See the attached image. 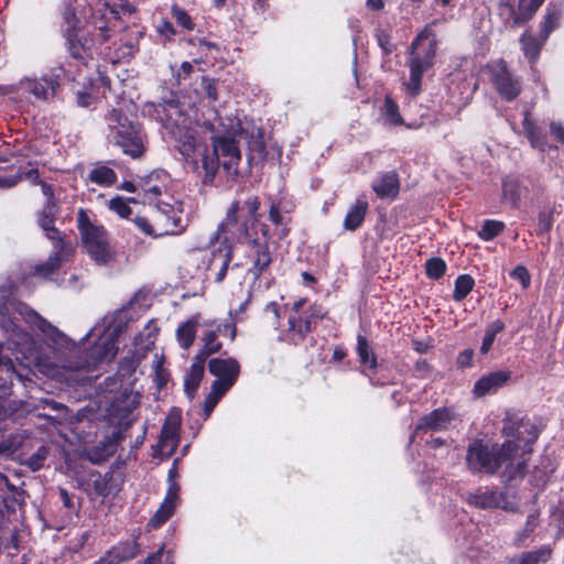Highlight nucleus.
I'll return each mask as SVG.
<instances>
[{
	"label": "nucleus",
	"mask_w": 564,
	"mask_h": 564,
	"mask_svg": "<svg viewBox=\"0 0 564 564\" xmlns=\"http://www.w3.org/2000/svg\"><path fill=\"white\" fill-rule=\"evenodd\" d=\"M182 413L172 409L163 423L158 443L153 447V456L165 459L172 456L180 442Z\"/></svg>",
	"instance_id": "14"
},
{
	"label": "nucleus",
	"mask_w": 564,
	"mask_h": 564,
	"mask_svg": "<svg viewBox=\"0 0 564 564\" xmlns=\"http://www.w3.org/2000/svg\"><path fill=\"white\" fill-rule=\"evenodd\" d=\"M129 203H137L135 198H123L121 196H116L109 200V208L115 212L121 218H128L132 210L129 206Z\"/></svg>",
	"instance_id": "47"
},
{
	"label": "nucleus",
	"mask_w": 564,
	"mask_h": 564,
	"mask_svg": "<svg viewBox=\"0 0 564 564\" xmlns=\"http://www.w3.org/2000/svg\"><path fill=\"white\" fill-rule=\"evenodd\" d=\"M446 263L441 258H432L426 262V274L432 279H440L444 275Z\"/></svg>",
	"instance_id": "52"
},
{
	"label": "nucleus",
	"mask_w": 564,
	"mask_h": 564,
	"mask_svg": "<svg viewBox=\"0 0 564 564\" xmlns=\"http://www.w3.org/2000/svg\"><path fill=\"white\" fill-rule=\"evenodd\" d=\"M313 329L312 322L306 316H295L292 315L289 317V330L293 334L296 340H303L307 333H311Z\"/></svg>",
	"instance_id": "37"
},
{
	"label": "nucleus",
	"mask_w": 564,
	"mask_h": 564,
	"mask_svg": "<svg viewBox=\"0 0 564 564\" xmlns=\"http://www.w3.org/2000/svg\"><path fill=\"white\" fill-rule=\"evenodd\" d=\"M544 42L542 39L541 41L536 40L527 32L520 39L524 55L532 62L538 58Z\"/></svg>",
	"instance_id": "38"
},
{
	"label": "nucleus",
	"mask_w": 564,
	"mask_h": 564,
	"mask_svg": "<svg viewBox=\"0 0 564 564\" xmlns=\"http://www.w3.org/2000/svg\"><path fill=\"white\" fill-rule=\"evenodd\" d=\"M551 556V549L542 546L535 551L524 552L518 557H513L510 564H545Z\"/></svg>",
	"instance_id": "34"
},
{
	"label": "nucleus",
	"mask_w": 564,
	"mask_h": 564,
	"mask_svg": "<svg viewBox=\"0 0 564 564\" xmlns=\"http://www.w3.org/2000/svg\"><path fill=\"white\" fill-rule=\"evenodd\" d=\"M368 209V203L364 198H358L352 204L344 219V227L347 230H356L362 224Z\"/></svg>",
	"instance_id": "31"
},
{
	"label": "nucleus",
	"mask_w": 564,
	"mask_h": 564,
	"mask_svg": "<svg viewBox=\"0 0 564 564\" xmlns=\"http://www.w3.org/2000/svg\"><path fill=\"white\" fill-rule=\"evenodd\" d=\"M382 116L384 118V121L389 124L397 126L402 123L399 107L389 96L386 97L382 107Z\"/></svg>",
	"instance_id": "46"
},
{
	"label": "nucleus",
	"mask_w": 564,
	"mask_h": 564,
	"mask_svg": "<svg viewBox=\"0 0 564 564\" xmlns=\"http://www.w3.org/2000/svg\"><path fill=\"white\" fill-rule=\"evenodd\" d=\"M89 482L93 486L95 495L98 497L106 498L119 490V486L115 480L112 471H107L105 474L91 471L89 473Z\"/></svg>",
	"instance_id": "24"
},
{
	"label": "nucleus",
	"mask_w": 564,
	"mask_h": 564,
	"mask_svg": "<svg viewBox=\"0 0 564 564\" xmlns=\"http://www.w3.org/2000/svg\"><path fill=\"white\" fill-rule=\"evenodd\" d=\"M231 260L232 247L230 245L219 246L210 251L207 257L206 270L214 274L216 283L225 280Z\"/></svg>",
	"instance_id": "18"
},
{
	"label": "nucleus",
	"mask_w": 564,
	"mask_h": 564,
	"mask_svg": "<svg viewBox=\"0 0 564 564\" xmlns=\"http://www.w3.org/2000/svg\"><path fill=\"white\" fill-rule=\"evenodd\" d=\"M489 75L494 87L505 100L512 101L520 95L521 82L511 73L505 61L490 65Z\"/></svg>",
	"instance_id": "15"
},
{
	"label": "nucleus",
	"mask_w": 564,
	"mask_h": 564,
	"mask_svg": "<svg viewBox=\"0 0 564 564\" xmlns=\"http://www.w3.org/2000/svg\"><path fill=\"white\" fill-rule=\"evenodd\" d=\"M502 435L506 437L502 444L489 446L482 440H475L468 445L466 466L470 473L495 475L502 468V477L508 481L524 476L532 444L539 436L536 426L524 420H509Z\"/></svg>",
	"instance_id": "1"
},
{
	"label": "nucleus",
	"mask_w": 564,
	"mask_h": 564,
	"mask_svg": "<svg viewBox=\"0 0 564 564\" xmlns=\"http://www.w3.org/2000/svg\"><path fill=\"white\" fill-rule=\"evenodd\" d=\"M63 20L62 34L74 32L82 28L80 19L77 17L76 7L73 0H64L59 8Z\"/></svg>",
	"instance_id": "28"
},
{
	"label": "nucleus",
	"mask_w": 564,
	"mask_h": 564,
	"mask_svg": "<svg viewBox=\"0 0 564 564\" xmlns=\"http://www.w3.org/2000/svg\"><path fill=\"white\" fill-rule=\"evenodd\" d=\"M43 231H45V236L50 239L54 247V252H59L62 254H66V241L63 237L62 231L55 227V224H50L43 227H40Z\"/></svg>",
	"instance_id": "39"
},
{
	"label": "nucleus",
	"mask_w": 564,
	"mask_h": 564,
	"mask_svg": "<svg viewBox=\"0 0 564 564\" xmlns=\"http://www.w3.org/2000/svg\"><path fill=\"white\" fill-rule=\"evenodd\" d=\"M502 193L503 196L507 199H510L513 205H518L520 200V193L518 191L517 184H514L513 182H503Z\"/></svg>",
	"instance_id": "56"
},
{
	"label": "nucleus",
	"mask_w": 564,
	"mask_h": 564,
	"mask_svg": "<svg viewBox=\"0 0 564 564\" xmlns=\"http://www.w3.org/2000/svg\"><path fill=\"white\" fill-rule=\"evenodd\" d=\"M197 325L198 315H195L178 326L176 338L183 349L187 350L193 345L196 337Z\"/></svg>",
	"instance_id": "33"
},
{
	"label": "nucleus",
	"mask_w": 564,
	"mask_h": 564,
	"mask_svg": "<svg viewBox=\"0 0 564 564\" xmlns=\"http://www.w3.org/2000/svg\"><path fill=\"white\" fill-rule=\"evenodd\" d=\"M501 501V495L495 490H479L475 494H470L467 498V502L470 506L482 509L497 508L500 506Z\"/></svg>",
	"instance_id": "29"
},
{
	"label": "nucleus",
	"mask_w": 564,
	"mask_h": 564,
	"mask_svg": "<svg viewBox=\"0 0 564 564\" xmlns=\"http://www.w3.org/2000/svg\"><path fill=\"white\" fill-rule=\"evenodd\" d=\"M88 4L91 9L88 23L98 31L96 39L84 33L82 28L63 34L68 54L83 65H87L93 59L95 42L105 43L109 41L120 26L119 11L110 7L108 2L94 0Z\"/></svg>",
	"instance_id": "6"
},
{
	"label": "nucleus",
	"mask_w": 564,
	"mask_h": 564,
	"mask_svg": "<svg viewBox=\"0 0 564 564\" xmlns=\"http://www.w3.org/2000/svg\"><path fill=\"white\" fill-rule=\"evenodd\" d=\"M544 0H500L498 14L503 23L516 28L533 18Z\"/></svg>",
	"instance_id": "13"
},
{
	"label": "nucleus",
	"mask_w": 564,
	"mask_h": 564,
	"mask_svg": "<svg viewBox=\"0 0 564 564\" xmlns=\"http://www.w3.org/2000/svg\"><path fill=\"white\" fill-rule=\"evenodd\" d=\"M193 69L194 67L192 63L183 62L180 69L175 73V78L177 83H180L182 79H186L191 75Z\"/></svg>",
	"instance_id": "63"
},
{
	"label": "nucleus",
	"mask_w": 564,
	"mask_h": 564,
	"mask_svg": "<svg viewBox=\"0 0 564 564\" xmlns=\"http://www.w3.org/2000/svg\"><path fill=\"white\" fill-rule=\"evenodd\" d=\"M562 17V10L557 8H553L547 11L545 19L541 26L540 36L543 41H546L551 32L557 26L558 21Z\"/></svg>",
	"instance_id": "44"
},
{
	"label": "nucleus",
	"mask_w": 564,
	"mask_h": 564,
	"mask_svg": "<svg viewBox=\"0 0 564 564\" xmlns=\"http://www.w3.org/2000/svg\"><path fill=\"white\" fill-rule=\"evenodd\" d=\"M241 208L247 210L248 215L246 217L249 219L250 224L259 221L260 199L257 195H249L243 200Z\"/></svg>",
	"instance_id": "48"
},
{
	"label": "nucleus",
	"mask_w": 564,
	"mask_h": 564,
	"mask_svg": "<svg viewBox=\"0 0 564 564\" xmlns=\"http://www.w3.org/2000/svg\"><path fill=\"white\" fill-rule=\"evenodd\" d=\"M474 357V350L473 349H465L463 352H460L457 357V366L460 368H465L470 366L471 360Z\"/></svg>",
	"instance_id": "62"
},
{
	"label": "nucleus",
	"mask_w": 564,
	"mask_h": 564,
	"mask_svg": "<svg viewBox=\"0 0 564 564\" xmlns=\"http://www.w3.org/2000/svg\"><path fill=\"white\" fill-rule=\"evenodd\" d=\"M203 347L198 351V354L195 356V358L206 361V359L213 355L218 352L221 349V343L218 340V332L217 330H210L206 333L202 337Z\"/></svg>",
	"instance_id": "36"
},
{
	"label": "nucleus",
	"mask_w": 564,
	"mask_h": 564,
	"mask_svg": "<svg viewBox=\"0 0 564 564\" xmlns=\"http://www.w3.org/2000/svg\"><path fill=\"white\" fill-rule=\"evenodd\" d=\"M554 212L552 208L543 209L538 216V235H544L552 229L554 223Z\"/></svg>",
	"instance_id": "51"
},
{
	"label": "nucleus",
	"mask_w": 564,
	"mask_h": 564,
	"mask_svg": "<svg viewBox=\"0 0 564 564\" xmlns=\"http://www.w3.org/2000/svg\"><path fill=\"white\" fill-rule=\"evenodd\" d=\"M19 87L33 95L37 100H47L56 95L59 87L57 75H44L41 78H24L20 80Z\"/></svg>",
	"instance_id": "16"
},
{
	"label": "nucleus",
	"mask_w": 564,
	"mask_h": 564,
	"mask_svg": "<svg viewBox=\"0 0 564 564\" xmlns=\"http://www.w3.org/2000/svg\"><path fill=\"white\" fill-rule=\"evenodd\" d=\"M511 278L519 280L524 289L530 285L529 271L523 265L516 267L510 273Z\"/></svg>",
	"instance_id": "58"
},
{
	"label": "nucleus",
	"mask_w": 564,
	"mask_h": 564,
	"mask_svg": "<svg viewBox=\"0 0 564 564\" xmlns=\"http://www.w3.org/2000/svg\"><path fill=\"white\" fill-rule=\"evenodd\" d=\"M172 14H173V18L175 19V21L177 22V24H180L184 29H186L188 31H192L194 29V23L192 22L191 17L184 9L178 8V7H173Z\"/></svg>",
	"instance_id": "53"
},
{
	"label": "nucleus",
	"mask_w": 564,
	"mask_h": 564,
	"mask_svg": "<svg viewBox=\"0 0 564 564\" xmlns=\"http://www.w3.org/2000/svg\"><path fill=\"white\" fill-rule=\"evenodd\" d=\"M65 256L66 254L59 252H52L46 261L34 267L33 275L45 280L51 279V276L59 270L62 262L65 260Z\"/></svg>",
	"instance_id": "32"
},
{
	"label": "nucleus",
	"mask_w": 564,
	"mask_h": 564,
	"mask_svg": "<svg viewBox=\"0 0 564 564\" xmlns=\"http://www.w3.org/2000/svg\"><path fill=\"white\" fill-rule=\"evenodd\" d=\"M220 120L219 132L224 134L213 137L214 155L218 158L228 175H238L241 154L237 143L240 140L247 143L249 161H260L265 158V143L260 128L253 123L243 124L237 117H226Z\"/></svg>",
	"instance_id": "4"
},
{
	"label": "nucleus",
	"mask_w": 564,
	"mask_h": 564,
	"mask_svg": "<svg viewBox=\"0 0 564 564\" xmlns=\"http://www.w3.org/2000/svg\"><path fill=\"white\" fill-rule=\"evenodd\" d=\"M205 371V362L195 358L189 368V371L184 378V391L189 399L195 397V393L202 382Z\"/></svg>",
	"instance_id": "26"
},
{
	"label": "nucleus",
	"mask_w": 564,
	"mask_h": 564,
	"mask_svg": "<svg viewBox=\"0 0 564 564\" xmlns=\"http://www.w3.org/2000/svg\"><path fill=\"white\" fill-rule=\"evenodd\" d=\"M164 112L165 117L162 120L171 140L185 159H191L198 144L189 118L183 115L178 105L173 101L164 107Z\"/></svg>",
	"instance_id": "11"
},
{
	"label": "nucleus",
	"mask_w": 564,
	"mask_h": 564,
	"mask_svg": "<svg viewBox=\"0 0 564 564\" xmlns=\"http://www.w3.org/2000/svg\"><path fill=\"white\" fill-rule=\"evenodd\" d=\"M50 454V448L41 445L32 455H30L24 465L32 471H37L44 467V463Z\"/></svg>",
	"instance_id": "42"
},
{
	"label": "nucleus",
	"mask_w": 564,
	"mask_h": 564,
	"mask_svg": "<svg viewBox=\"0 0 564 564\" xmlns=\"http://www.w3.org/2000/svg\"><path fill=\"white\" fill-rule=\"evenodd\" d=\"M202 155H203L202 167L205 171L204 183L205 184L213 183L216 172L218 170V165L220 164V161L218 160L217 156L216 158L208 156L205 152Z\"/></svg>",
	"instance_id": "49"
},
{
	"label": "nucleus",
	"mask_w": 564,
	"mask_h": 564,
	"mask_svg": "<svg viewBox=\"0 0 564 564\" xmlns=\"http://www.w3.org/2000/svg\"><path fill=\"white\" fill-rule=\"evenodd\" d=\"M269 219L275 226H280L285 223L284 216L282 215L281 204L279 202L271 200L269 208Z\"/></svg>",
	"instance_id": "55"
},
{
	"label": "nucleus",
	"mask_w": 564,
	"mask_h": 564,
	"mask_svg": "<svg viewBox=\"0 0 564 564\" xmlns=\"http://www.w3.org/2000/svg\"><path fill=\"white\" fill-rule=\"evenodd\" d=\"M76 226L84 249L97 263H108L111 260L109 235L104 225L98 224L91 210H77Z\"/></svg>",
	"instance_id": "9"
},
{
	"label": "nucleus",
	"mask_w": 564,
	"mask_h": 564,
	"mask_svg": "<svg viewBox=\"0 0 564 564\" xmlns=\"http://www.w3.org/2000/svg\"><path fill=\"white\" fill-rule=\"evenodd\" d=\"M178 490L180 488L177 484L170 485L163 502L161 503L160 508L156 510L154 516L148 522L149 529L160 528L173 516L178 500Z\"/></svg>",
	"instance_id": "20"
},
{
	"label": "nucleus",
	"mask_w": 564,
	"mask_h": 564,
	"mask_svg": "<svg viewBox=\"0 0 564 564\" xmlns=\"http://www.w3.org/2000/svg\"><path fill=\"white\" fill-rule=\"evenodd\" d=\"M139 552L138 536L133 535L131 539L111 546L94 564H123L134 558Z\"/></svg>",
	"instance_id": "17"
},
{
	"label": "nucleus",
	"mask_w": 564,
	"mask_h": 564,
	"mask_svg": "<svg viewBox=\"0 0 564 564\" xmlns=\"http://www.w3.org/2000/svg\"><path fill=\"white\" fill-rule=\"evenodd\" d=\"M184 202L177 184L163 170L143 177V232L154 237L180 235L186 229Z\"/></svg>",
	"instance_id": "2"
},
{
	"label": "nucleus",
	"mask_w": 564,
	"mask_h": 564,
	"mask_svg": "<svg viewBox=\"0 0 564 564\" xmlns=\"http://www.w3.org/2000/svg\"><path fill=\"white\" fill-rule=\"evenodd\" d=\"M87 180L99 186H112L117 183V173L111 169L101 163H96L89 172Z\"/></svg>",
	"instance_id": "30"
},
{
	"label": "nucleus",
	"mask_w": 564,
	"mask_h": 564,
	"mask_svg": "<svg viewBox=\"0 0 564 564\" xmlns=\"http://www.w3.org/2000/svg\"><path fill=\"white\" fill-rule=\"evenodd\" d=\"M59 213L61 202H44L42 208L35 214L36 224L39 227L55 224Z\"/></svg>",
	"instance_id": "35"
},
{
	"label": "nucleus",
	"mask_w": 564,
	"mask_h": 564,
	"mask_svg": "<svg viewBox=\"0 0 564 564\" xmlns=\"http://www.w3.org/2000/svg\"><path fill=\"white\" fill-rule=\"evenodd\" d=\"M133 321L130 310L124 307L110 319H104V329L98 335L94 345L84 348L74 361L69 362L68 369L74 371H91L104 361H110L118 352V339L120 335L129 327V323Z\"/></svg>",
	"instance_id": "7"
},
{
	"label": "nucleus",
	"mask_w": 564,
	"mask_h": 564,
	"mask_svg": "<svg viewBox=\"0 0 564 564\" xmlns=\"http://www.w3.org/2000/svg\"><path fill=\"white\" fill-rule=\"evenodd\" d=\"M436 53V41L427 29L423 30L410 46L413 57L409 62L410 78L405 84L408 93L416 97L421 93L422 77L432 67Z\"/></svg>",
	"instance_id": "10"
},
{
	"label": "nucleus",
	"mask_w": 564,
	"mask_h": 564,
	"mask_svg": "<svg viewBox=\"0 0 564 564\" xmlns=\"http://www.w3.org/2000/svg\"><path fill=\"white\" fill-rule=\"evenodd\" d=\"M145 329L148 330L145 344L143 345V349H150L151 346H153L156 334L159 332V328L155 325H152V322H150Z\"/></svg>",
	"instance_id": "61"
},
{
	"label": "nucleus",
	"mask_w": 564,
	"mask_h": 564,
	"mask_svg": "<svg viewBox=\"0 0 564 564\" xmlns=\"http://www.w3.org/2000/svg\"><path fill=\"white\" fill-rule=\"evenodd\" d=\"M522 126H523L524 134L529 139L531 147L534 149H538L541 152L546 151V148H547L546 135L531 120L530 112H528V111L524 113V119H523Z\"/></svg>",
	"instance_id": "27"
},
{
	"label": "nucleus",
	"mask_w": 564,
	"mask_h": 564,
	"mask_svg": "<svg viewBox=\"0 0 564 564\" xmlns=\"http://www.w3.org/2000/svg\"><path fill=\"white\" fill-rule=\"evenodd\" d=\"M121 93L119 107L106 115V121L115 143L124 154L141 156V134L138 100L141 97V79L138 72L124 69L119 75Z\"/></svg>",
	"instance_id": "3"
},
{
	"label": "nucleus",
	"mask_w": 564,
	"mask_h": 564,
	"mask_svg": "<svg viewBox=\"0 0 564 564\" xmlns=\"http://www.w3.org/2000/svg\"><path fill=\"white\" fill-rule=\"evenodd\" d=\"M208 369L212 375L217 377L220 380H230V382L235 383L239 372L240 366L238 361L234 358L220 359L214 358L209 360Z\"/></svg>",
	"instance_id": "22"
},
{
	"label": "nucleus",
	"mask_w": 564,
	"mask_h": 564,
	"mask_svg": "<svg viewBox=\"0 0 564 564\" xmlns=\"http://www.w3.org/2000/svg\"><path fill=\"white\" fill-rule=\"evenodd\" d=\"M372 189L380 198H394L400 189L398 174L394 171L383 173L372 183Z\"/></svg>",
	"instance_id": "23"
},
{
	"label": "nucleus",
	"mask_w": 564,
	"mask_h": 564,
	"mask_svg": "<svg viewBox=\"0 0 564 564\" xmlns=\"http://www.w3.org/2000/svg\"><path fill=\"white\" fill-rule=\"evenodd\" d=\"M241 204L239 200H234L226 212V217L218 225L216 232L210 238V243L221 241L220 246L230 245L232 247L236 242H243L249 237V219L239 215Z\"/></svg>",
	"instance_id": "12"
},
{
	"label": "nucleus",
	"mask_w": 564,
	"mask_h": 564,
	"mask_svg": "<svg viewBox=\"0 0 564 564\" xmlns=\"http://www.w3.org/2000/svg\"><path fill=\"white\" fill-rule=\"evenodd\" d=\"M220 398L216 397V394L209 392L205 399L204 402V412L206 417L210 415L217 403L219 402Z\"/></svg>",
	"instance_id": "60"
},
{
	"label": "nucleus",
	"mask_w": 564,
	"mask_h": 564,
	"mask_svg": "<svg viewBox=\"0 0 564 564\" xmlns=\"http://www.w3.org/2000/svg\"><path fill=\"white\" fill-rule=\"evenodd\" d=\"M550 132L557 141L564 143V126L562 123L552 121Z\"/></svg>",
	"instance_id": "64"
},
{
	"label": "nucleus",
	"mask_w": 564,
	"mask_h": 564,
	"mask_svg": "<svg viewBox=\"0 0 564 564\" xmlns=\"http://www.w3.org/2000/svg\"><path fill=\"white\" fill-rule=\"evenodd\" d=\"M17 285L12 282L0 286V327L7 334L12 349L24 354L33 347V338L24 330L15 315H19L32 329L42 334L58 332L28 304L14 297Z\"/></svg>",
	"instance_id": "5"
},
{
	"label": "nucleus",
	"mask_w": 564,
	"mask_h": 564,
	"mask_svg": "<svg viewBox=\"0 0 564 564\" xmlns=\"http://www.w3.org/2000/svg\"><path fill=\"white\" fill-rule=\"evenodd\" d=\"M357 352L361 364L368 365L370 368L377 367V359L368 344V340L359 335L357 338Z\"/></svg>",
	"instance_id": "43"
},
{
	"label": "nucleus",
	"mask_w": 564,
	"mask_h": 564,
	"mask_svg": "<svg viewBox=\"0 0 564 564\" xmlns=\"http://www.w3.org/2000/svg\"><path fill=\"white\" fill-rule=\"evenodd\" d=\"M252 249L253 262L249 271L258 279L272 263V256L267 241L259 242L253 240Z\"/></svg>",
	"instance_id": "25"
},
{
	"label": "nucleus",
	"mask_w": 564,
	"mask_h": 564,
	"mask_svg": "<svg viewBox=\"0 0 564 564\" xmlns=\"http://www.w3.org/2000/svg\"><path fill=\"white\" fill-rule=\"evenodd\" d=\"M139 395L138 392L133 394L123 389L111 400L107 408V421L113 429L102 447L96 446L93 449V459H105L116 452L117 444L124 438V432L133 422L132 412L138 404Z\"/></svg>",
	"instance_id": "8"
},
{
	"label": "nucleus",
	"mask_w": 564,
	"mask_h": 564,
	"mask_svg": "<svg viewBox=\"0 0 564 564\" xmlns=\"http://www.w3.org/2000/svg\"><path fill=\"white\" fill-rule=\"evenodd\" d=\"M505 227L506 226L502 221L488 219L485 220L478 236L485 241H490L501 234Z\"/></svg>",
	"instance_id": "45"
},
{
	"label": "nucleus",
	"mask_w": 564,
	"mask_h": 564,
	"mask_svg": "<svg viewBox=\"0 0 564 564\" xmlns=\"http://www.w3.org/2000/svg\"><path fill=\"white\" fill-rule=\"evenodd\" d=\"M510 379V372L498 370L481 377L474 386V393L484 397L496 392Z\"/></svg>",
	"instance_id": "21"
},
{
	"label": "nucleus",
	"mask_w": 564,
	"mask_h": 564,
	"mask_svg": "<svg viewBox=\"0 0 564 564\" xmlns=\"http://www.w3.org/2000/svg\"><path fill=\"white\" fill-rule=\"evenodd\" d=\"M454 419L453 413L448 409L440 408L421 417L415 426L414 435L426 432L445 431Z\"/></svg>",
	"instance_id": "19"
},
{
	"label": "nucleus",
	"mask_w": 564,
	"mask_h": 564,
	"mask_svg": "<svg viewBox=\"0 0 564 564\" xmlns=\"http://www.w3.org/2000/svg\"><path fill=\"white\" fill-rule=\"evenodd\" d=\"M153 382L156 388L160 390L169 381L170 372L164 368V357L155 355L153 360Z\"/></svg>",
	"instance_id": "41"
},
{
	"label": "nucleus",
	"mask_w": 564,
	"mask_h": 564,
	"mask_svg": "<svg viewBox=\"0 0 564 564\" xmlns=\"http://www.w3.org/2000/svg\"><path fill=\"white\" fill-rule=\"evenodd\" d=\"M474 285H475V281L470 275H468V274L459 275L455 281L453 299L456 302L463 301L470 293Z\"/></svg>",
	"instance_id": "40"
},
{
	"label": "nucleus",
	"mask_w": 564,
	"mask_h": 564,
	"mask_svg": "<svg viewBox=\"0 0 564 564\" xmlns=\"http://www.w3.org/2000/svg\"><path fill=\"white\" fill-rule=\"evenodd\" d=\"M42 194L45 196V202H59V198L55 196L54 186L45 181H39Z\"/></svg>",
	"instance_id": "59"
},
{
	"label": "nucleus",
	"mask_w": 564,
	"mask_h": 564,
	"mask_svg": "<svg viewBox=\"0 0 564 564\" xmlns=\"http://www.w3.org/2000/svg\"><path fill=\"white\" fill-rule=\"evenodd\" d=\"M134 371V360L124 358L119 364L117 376L120 378L121 381H123L126 379H129Z\"/></svg>",
	"instance_id": "54"
},
{
	"label": "nucleus",
	"mask_w": 564,
	"mask_h": 564,
	"mask_svg": "<svg viewBox=\"0 0 564 564\" xmlns=\"http://www.w3.org/2000/svg\"><path fill=\"white\" fill-rule=\"evenodd\" d=\"M23 435L21 433L10 434L9 437L0 442V454H13L22 446Z\"/></svg>",
	"instance_id": "50"
},
{
	"label": "nucleus",
	"mask_w": 564,
	"mask_h": 564,
	"mask_svg": "<svg viewBox=\"0 0 564 564\" xmlns=\"http://www.w3.org/2000/svg\"><path fill=\"white\" fill-rule=\"evenodd\" d=\"M234 386L230 380H220L216 379L210 388V392L216 394V397L220 398Z\"/></svg>",
	"instance_id": "57"
}]
</instances>
